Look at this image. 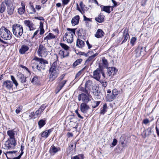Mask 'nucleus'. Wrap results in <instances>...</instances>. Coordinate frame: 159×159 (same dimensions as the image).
I'll list each match as a JSON object with an SVG mask.
<instances>
[{
	"label": "nucleus",
	"mask_w": 159,
	"mask_h": 159,
	"mask_svg": "<svg viewBox=\"0 0 159 159\" xmlns=\"http://www.w3.org/2000/svg\"><path fill=\"white\" fill-rule=\"evenodd\" d=\"M54 56L56 57L57 60L52 64L49 70V80L51 81H53L59 74V67L57 65L58 56L55 54Z\"/></svg>",
	"instance_id": "obj_1"
},
{
	"label": "nucleus",
	"mask_w": 159,
	"mask_h": 159,
	"mask_svg": "<svg viewBox=\"0 0 159 159\" xmlns=\"http://www.w3.org/2000/svg\"><path fill=\"white\" fill-rule=\"evenodd\" d=\"M31 62L33 68H35L40 70L44 69L46 64H48L46 60L37 57H35Z\"/></svg>",
	"instance_id": "obj_2"
},
{
	"label": "nucleus",
	"mask_w": 159,
	"mask_h": 159,
	"mask_svg": "<svg viewBox=\"0 0 159 159\" xmlns=\"http://www.w3.org/2000/svg\"><path fill=\"white\" fill-rule=\"evenodd\" d=\"M75 29L67 28L68 32L66 33L63 37L64 41L68 43H71L73 40V35L75 34Z\"/></svg>",
	"instance_id": "obj_3"
},
{
	"label": "nucleus",
	"mask_w": 159,
	"mask_h": 159,
	"mask_svg": "<svg viewBox=\"0 0 159 159\" xmlns=\"http://www.w3.org/2000/svg\"><path fill=\"white\" fill-rule=\"evenodd\" d=\"M11 33L10 31L4 26L0 29V38L4 40H9L11 38Z\"/></svg>",
	"instance_id": "obj_4"
},
{
	"label": "nucleus",
	"mask_w": 159,
	"mask_h": 159,
	"mask_svg": "<svg viewBox=\"0 0 159 159\" xmlns=\"http://www.w3.org/2000/svg\"><path fill=\"white\" fill-rule=\"evenodd\" d=\"M12 31L16 37H20L23 33V27L20 24H14L12 26Z\"/></svg>",
	"instance_id": "obj_5"
},
{
	"label": "nucleus",
	"mask_w": 159,
	"mask_h": 159,
	"mask_svg": "<svg viewBox=\"0 0 159 159\" xmlns=\"http://www.w3.org/2000/svg\"><path fill=\"white\" fill-rule=\"evenodd\" d=\"M16 145V140L8 139L5 143L3 148L6 149H14Z\"/></svg>",
	"instance_id": "obj_6"
},
{
	"label": "nucleus",
	"mask_w": 159,
	"mask_h": 159,
	"mask_svg": "<svg viewBox=\"0 0 159 159\" xmlns=\"http://www.w3.org/2000/svg\"><path fill=\"white\" fill-rule=\"evenodd\" d=\"M37 52L38 55L42 57H45L48 54V51L45 47L43 45L39 46Z\"/></svg>",
	"instance_id": "obj_7"
},
{
	"label": "nucleus",
	"mask_w": 159,
	"mask_h": 159,
	"mask_svg": "<svg viewBox=\"0 0 159 159\" xmlns=\"http://www.w3.org/2000/svg\"><path fill=\"white\" fill-rule=\"evenodd\" d=\"M25 25L28 27L30 31L36 29V27L33 23L29 20H25L24 21Z\"/></svg>",
	"instance_id": "obj_8"
},
{
	"label": "nucleus",
	"mask_w": 159,
	"mask_h": 159,
	"mask_svg": "<svg viewBox=\"0 0 159 159\" xmlns=\"http://www.w3.org/2000/svg\"><path fill=\"white\" fill-rule=\"evenodd\" d=\"M117 72V69L114 67H109L107 69V75L108 76H112Z\"/></svg>",
	"instance_id": "obj_9"
},
{
	"label": "nucleus",
	"mask_w": 159,
	"mask_h": 159,
	"mask_svg": "<svg viewBox=\"0 0 159 159\" xmlns=\"http://www.w3.org/2000/svg\"><path fill=\"white\" fill-rule=\"evenodd\" d=\"M45 108V107L43 105L41 106L36 111L35 113L32 112L31 113V115L30 116L31 117L38 116L43 111Z\"/></svg>",
	"instance_id": "obj_10"
},
{
	"label": "nucleus",
	"mask_w": 159,
	"mask_h": 159,
	"mask_svg": "<svg viewBox=\"0 0 159 159\" xmlns=\"http://www.w3.org/2000/svg\"><path fill=\"white\" fill-rule=\"evenodd\" d=\"M102 71L99 69H97L96 70L94 71L93 73V77L99 81L100 79Z\"/></svg>",
	"instance_id": "obj_11"
},
{
	"label": "nucleus",
	"mask_w": 159,
	"mask_h": 159,
	"mask_svg": "<svg viewBox=\"0 0 159 159\" xmlns=\"http://www.w3.org/2000/svg\"><path fill=\"white\" fill-rule=\"evenodd\" d=\"M13 83L10 80H6L3 82V86L8 90H10L12 88Z\"/></svg>",
	"instance_id": "obj_12"
},
{
	"label": "nucleus",
	"mask_w": 159,
	"mask_h": 159,
	"mask_svg": "<svg viewBox=\"0 0 159 159\" xmlns=\"http://www.w3.org/2000/svg\"><path fill=\"white\" fill-rule=\"evenodd\" d=\"M7 6V11L8 14L11 15L13 13L14 9V7L11 3L8 5H6Z\"/></svg>",
	"instance_id": "obj_13"
},
{
	"label": "nucleus",
	"mask_w": 159,
	"mask_h": 159,
	"mask_svg": "<svg viewBox=\"0 0 159 159\" xmlns=\"http://www.w3.org/2000/svg\"><path fill=\"white\" fill-rule=\"evenodd\" d=\"M89 108V106L85 103H83L80 105L81 111L84 113H86Z\"/></svg>",
	"instance_id": "obj_14"
},
{
	"label": "nucleus",
	"mask_w": 159,
	"mask_h": 159,
	"mask_svg": "<svg viewBox=\"0 0 159 159\" xmlns=\"http://www.w3.org/2000/svg\"><path fill=\"white\" fill-rule=\"evenodd\" d=\"M29 47L25 45H22L19 49V52L20 54H23L25 53L29 49Z\"/></svg>",
	"instance_id": "obj_15"
},
{
	"label": "nucleus",
	"mask_w": 159,
	"mask_h": 159,
	"mask_svg": "<svg viewBox=\"0 0 159 159\" xmlns=\"http://www.w3.org/2000/svg\"><path fill=\"white\" fill-rule=\"evenodd\" d=\"M81 97L82 101L85 102H88L90 100V98L91 97V96L90 95H87L84 93H82L81 94Z\"/></svg>",
	"instance_id": "obj_16"
},
{
	"label": "nucleus",
	"mask_w": 159,
	"mask_h": 159,
	"mask_svg": "<svg viewBox=\"0 0 159 159\" xmlns=\"http://www.w3.org/2000/svg\"><path fill=\"white\" fill-rule=\"evenodd\" d=\"M122 39L123 40L122 43L126 42L127 40L129 39V35L127 29H125L124 30Z\"/></svg>",
	"instance_id": "obj_17"
},
{
	"label": "nucleus",
	"mask_w": 159,
	"mask_h": 159,
	"mask_svg": "<svg viewBox=\"0 0 159 159\" xmlns=\"http://www.w3.org/2000/svg\"><path fill=\"white\" fill-rule=\"evenodd\" d=\"M60 150V148L59 147H56L53 145L52 146L50 149V153L52 155H53L58 151Z\"/></svg>",
	"instance_id": "obj_18"
},
{
	"label": "nucleus",
	"mask_w": 159,
	"mask_h": 159,
	"mask_svg": "<svg viewBox=\"0 0 159 159\" xmlns=\"http://www.w3.org/2000/svg\"><path fill=\"white\" fill-rule=\"evenodd\" d=\"M7 133L9 137L8 139L16 140L15 138V132L13 130H11L7 131Z\"/></svg>",
	"instance_id": "obj_19"
},
{
	"label": "nucleus",
	"mask_w": 159,
	"mask_h": 159,
	"mask_svg": "<svg viewBox=\"0 0 159 159\" xmlns=\"http://www.w3.org/2000/svg\"><path fill=\"white\" fill-rule=\"evenodd\" d=\"M93 52L92 51L89 52L88 53V55H91L90 56H89V57L88 58V59L86 60V62L89 61H93V60L94 57H96L98 55V54L97 53L93 54Z\"/></svg>",
	"instance_id": "obj_20"
},
{
	"label": "nucleus",
	"mask_w": 159,
	"mask_h": 159,
	"mask_svg": "<svg viewBox=\"0 0 159 159\" xmlns=\"http://www.w3.org/2000/svg\"><path fill=\"white\" fill-rule=\"evenodd\" d=\"M145 52V49L141 48L140 49H138L136 50V56L140 57L143 55Z\"/></svg>",
	"instance_id": "obj_21"
},
{
	"label": "nucleus",
	"mask_w": 159,
	"mask_h": 159,
	"mask_svg": "<svg viewBox=\"0 0 159 159\" xmlns=\"http://www.w3.org/2000/svg\"><path fill=\"white\" fill-rule=\"evenodd\" d=\"M67 81V80H64L61 82H57L58 84L57 87V89L58 90V92L61 89Z\"/></svg>",
	"instance_id": "obj_22"
},
{
	"label": "nucleus",
	"mask_w": 159,
	"mask_h": 159,
	"mask_svg": "<svg viewBox=\"0 0 159 159\" xmlns=\"http://www.w3.org/2000/svg\"><path fill=\"white\" fill-rule=\"evenodd\" d=\"M104 33L102 30L98 29L97 31L95 36L97 38H102L104 36Z\"/></svg>",
	"instance_id": "obj_23"
},
{
	"label": "nucleus",
	"mask_w": 159,
	"mask_h": 159,
	"mask_svg": "<svg viewBox=\"0 0 159 159\" xmlns=\"http://www.w3.org/2000/svg\"><path fill=\"white\" fill-rule=\"evenodd\" d=\"M68 54L67 51H63L62 50H60L58 53V55L61 59L67 56Z\"/></svg>",
	"instance_id": "obj_24"
},
{
	"label": "nucleus",
	"mask_w": 159,
	"mask_h": 159,
	"mask_svg": "<svg viewBox=\"0 0 159 159\" xmlns=\"http://www.w3.org/2000/svg\"><path fill=\"white\" fill-rule=\"evenodd\" d=\"M80 19L79 16L77 15L73 17L71 20L72 25L75 26L78 24Z\"/></svg>",
	"instance_id": "obj_25"
},
{
	"label": "nucleus",
	"mask_w": 159,
	"mask_h": 159,
	"mask_svg": "<svg viewBox=\"0 0 159 159\" xmlns=\"http://www.w3.org/2000/svg\"><path fill=\"white\" fill-rule=\"evenodd\" d=\"M21 5L22 7L19 8L18 9V12L20 15H22L24 14L25 11V4L23 2H21Z\"/></svg>",
	"instance_id": "obj_26"
},
{
	"label": "nucleus",
	"mask_w": 159,
	"mask_h": 159,
	"mask_svg": "<svg viewBox=\"0 0 159 159\" xmlns=\"http://www.w3.org/2000/svg\"><path fill=\"white\" fill-rule=\"evenodd\" d=\"M105 16L101 14L99 15L98 16L95 18V20L99 23H102L104 20Z\"/></svg>",
	"instance_id": "obj_27"
},
{
	"label": "nucleus",
	"mask_w": 159,
	"mask_h": 159,
	"mask_svg": "<svg viewBox=\"0 0 159 159\" xmlns=\"http://www.w3.org/2000/svg\"><path fill=\"white\" fill-rule=\"evenodd\" d=\"M76 46L79 48H82L84 45V41L79 39H77L76 41Z\"/></svg>",
	"instance_id": "obj_28"
},
{
	"label": "nucleus",
	"mask_w": 159,
	"mask_h": 159,
	"mask_svg": "<svg viewBox=\"0 0 159 159\" xmlns=\"http://www.w3.org/2000/svg\"><path fill=\"white\" fill-rule=\"evenodd\" d=\"M52 131V130L51 129L47 130L41 134V136L42 137L46 138L48 137V135Z\"/></svg>",
	"instance_id": "obj_29"
},
{
	"label": "nucleus",
	"mask_w": 159,
	"mask_h": 159,
	"mask_svg": "<svg viewBox=\"0 0 159 159\" xmlns=\"http://www.w3.org/2000/svg\"><path fill=\"white\" fill-rule=\"evenodd\" d=\"M111 7L112 10H113V7L111 6H103L101 8L102 10L105 11L106 12L110 13L111 12L110 8Z\"/></svg>",
	"instance_id": "obj_30"
},
{
	"label": "nucleus",
	"mask_w": 159,
	"mask_h": 159,
	"mask_svg": "<svg viewBox=\"0 0 159 159\" xmlns=\"http://www.w3.org/2000/svg\"><path fill=\"white\" fill-rule=\"evenodd\" d=\"M56 36L55 35L51 33H49L47 36L44 38V40L47 41L48 40L53 39L55 38Z\"/></svg>",
	"instance_id": "obj_31"
},
{
	"label": "nucleus",
	"mask_w": 159,
	"mask_h": 159,
	"mask_svg": "<svg viewBox=\"0 0 159 159\" xmlns=\"http://www.w3.org/2000/svg\"><path fill=\"white\" fill-rule=\"evenodd\" d=\"M115 97L112 94H107L106 97V99L107 101L111 102L114 99Z\"/></svg>",
	"instance_id": "obj_32"
},
{
	"label": "nucleus",
	"mask_w": 159,
	"mask_h": 159,
	"mask_svg": "<svg viewBox=\"0 0 159 159\" xmlns=\"http://www.w3.org/2000/svg\"><path fill=\"white\" fill-rule=\"evenodd\" d=\"M144 133L145 136H149L152 133V128L151 127L148 128L144 131Z\"/></svg>",
	"instance_id": "obj_33"
},
{
	"label": "nucleus",
	"mask_w": 159,
	"mask_h": 159,
	"mask_svg": "<svg viewBox=\"0 0 159 159\" xmlns=\"http://www.w3.org/2000/svg\"><path fill=\"white\" fill-rule=\"evenodd\" d=\"M82 61V60L81 59H77L75 61L72 65L73 67H75L76 66H78L79 64H80Z\"/></svg>",
	"instance_id": "obj_34"
},
{
	"label": "nucleus",
	"mask_w": 159,
	"mask_h": 159,
	"mask_svg": "<svg viewBox=\"0 0 159 159\" xmlns=\"http://www.w3.org/2000/svg\"><path fill=\"white\" fill-rule=\"evenodd\" d=\"M92 81L89 80L87 81L85 84V87L89 89L92 86Z\"/></svg>",
	"instance_id": "obj_35"
},
{
	"label": "nucleus",
	"mask_w": 159,
	"mask_h": 159,
	"mask_svg": "<svg viewBox=\"0 0 159 159\" xmlns=\"http://www.w3.org/2000/svg\"><path fill=\"white\" fill-rule=\"evenodd\" d=\"M45 121L43 119H41L39 120L38 122L40 128L43 127L45 124Z\"/></svg>",
	"instance_id": "obj_36"
},
{
	"label": "nucleus",
	"mask_w": 159,
	"mask_h": 159,
	"mask_svg": "<svg viewBox=\"0 0 159 159\" xmlns=\"http://www.w3.org/2000/svg\"><path fill=\"white\" fill-rule=\"evenodd\" d=\"M40 26H39V29H40V35H42L44 32V31L43 29V23L42 22H40Z\"/></svg>",
	"instance_id": "obj_37"
},
{
	"label": "nucleus",
	"mask_w": 159,
	"mask_h": 159,
	"mask_svg": "<svg viewBox=\"0 0 159 159\" xmlns=\"http://www.w3.org/2000/svg\"><path fill=\"white\" fill-rule=\"evenodd\" d=\"M60 45L63 48L66 50L65 51H67L70 48L69 46L64 43H60Z\"/></svg>",
	"instance_id": "obj_38"
},
{
	"label": "nucleus",
	"mask_w": 159,
	"mask_h": 159,
	"mask_svg": "<svg viewBox=\"0 0 159 159\" xmlns=\"http://www.w3.org/2000/svg\"><path fill=\"white\" fill-rule=\"evenodd\" d=\"M92 93L94 95L96 96L98 98H99V97L100 95V93L98 92V90L96 89H95V90L93 89Z\"/></svg>",
	"instance_id": "obj_39"
},
{
	"label": "nucleus",
	"mask_w": 159,
	"mask_h": 159,
	"mask_svg": "<svg viewBox=\"0 0 159 159\" xmlns=\"http://www.w3.org/2000/svg\"><path fill=\"white\" fill-rule=\"evenodd\" d=\"M107 105L105 103L103 105L102 109L100 113L101 114H104L106 111L107 109Z\"/></svg>",
	"instance_id": "obj_40"
},
{
	"label": "nucleus",
	"mask_w": 159,
	"mask_h": 159,
	"mask_svg": "<svg viewBox=\"0 0 159 159\" xmlns=\"http://www.w3.org/2000/svg\"><path fill=\"white\" fill-rule=\"evenodd\" d=\"M6 7L4 3H2L1 6L0 8V11L1 13H3L5 10Z\"/></svg>",
	"instance_id": "obj_41"
},
{
	"label": "nucleus",
	"mask_w": 159,
	"mask_h": 159,
	"mask_svg": "<svg viewBox=\"0 0 159 159\" xmlns=\"http://www.w3.org/2000/svg\"><path fill=\"white\" fill-rule=\"evenodd\" d=\"M38 77L35 76L32 79L31 82L34 84H35L38 82Z\"/></svg>",
	"instance_id": "obj_42"
},
{
	"label": "nucleus",
	"mask_w": 159,
	"mask_h": 159,
	"mask_svg": "<svg viewBox=\"0 0 159 159\" xmlns=\"http://www.w3.org/2000/svg\"><path fill=\"white\" fill-rule=\"evenodd\" d=\"M11 79L13 81V83L15 84L16 87H17L18 85V83L16 80L15 77L13 75H11Z\"/></svg>",
	"instance_id": "obj_43"
},
{
	"label": "nucleus",
	"mask_w": 159,
	"mask_h": 159,
	"mask_svg": "<svg viewBox=\"0 0 159 159\" xmlns=\"http://www.w3.org/2000/svg\"><path fill=\"white\" fill-rule=\"evenodd\" d=\"M102 61L104 66L105 67H107L108 66V63L107 60L105 58H102Z\"/></svg>",
	"instance_id": "obj_44"
},
{
	"label": "nucleus",
	"mask_w": 159,
	"mask_h": 159,
	"mask_svg": "<svg viewBox=\"0 0 159 159\" xmlns=\"http://www.w3.org/2000/svg\"><path fill=\"white\" fill-rule=\"evenodd\" d=\"M20 80L22 83H24L26 81V78L23 75H21L20 76Z\"/></svg>",
	"instance_id": "obj_45"
},
{
	"label": "nucleus",
	"mask_w": 159,
	"mask_h": 159,
	"mask_svg": "<svg viewBox=\"0 0 159 159\" xmlns=\"http://www.w3.org/2000/svg\"><path fill=\"white\" fill-rule=\"evenodd\" d=\"M65 76V75L64 74H63L58 78L57 79V82H61L63 81V79Z\"/></svg>",
	"instance_id": "obj_46"
},
{
	"label": "nucleus",
	"mask_w": 159,
	"mask_h": 159,
	"mask_svg": "<svg viewBox=\"0 0 159 159\" xmlns=\"http://www.w3.org/2000/svg\"><path fill=\"white\" fill-rule=\"evenodd\" d=\"M136 38L135 37H133L131 38L130 40V42L132 46L134 45V43L136 41Z\"/></svg>",
	"instance_id": "obj_47"
},
{
	"label": "nucleus",
	"mask_w": 159,
	"mask_h": 159,
	"mask_svg": "<svg viewBox=\"0 0 159 159\" xmlns=\"http://www.w3.org/2000/svg\"><path fill=\"white\" fill-rule=\"evenodd\" d=\"M100 82L104 87H105L107 85V82L106 81L101 80Z\"/></svg>",
	"instance_id": "obj_48"
},
{
	"label": "nucleus",
	"mask_w": 159,
	"mask_h": 159,
	"mask_svg": "<svg viewBox=\"0 0 159 159\" xmlns=\"http://www.w3.org/2000/svg\"><path fill=\"white\" fill-rule=\"evenodd\" d=\"M112 94H113V95L115 97L118 94V92L116 89H114L112 90Z\"/></svg>",
	"instance_id": "obj_49"
},
{
	"label": "nucleus",
	"mask_w": 159,
	"mask_h": 159,
	"mask_svg": "<svg viewBox=\"0 0 159 159\" xmlns=\"http://www.w3.org/2000/svg\"><path fill=\"white\" fill-rule=\"evenodd\" d=\"M62 3L64 5L67 4L70 0H61Z\"/></svg>",
	"instance_id": "obj_50"
},
{
	"label": "nucleus",
	"mask_w": 159,
	"mask_h": 159,
	"mask_svg": "<svg viewBox=\"0 0 159 159\" xmlns=\"http://www.w3.org/2000/svg\"><path fill=\"white\" fill-rule=\"evenodd\" d=\"M5 154L6 155L7 159H20V158L21 157V155H19L18 157H14V158H8L7 155L6 154V153H5Z\"/></svg>",
	"instance_id": "obj_51"
},
{
	"label": "nucleus",
	"mask_w": 159,
	"mask_h": 159,
	"mask_svg": "<svg viewBox=\"0 0 159 159\" xmlns=\"http://www.w3.org/2000/svg\"><path fill=\"white\" fill-rule=\"evenodd\" d=\"M117 142V140L116 139H113L112 144L113 146H115Z\"/></svg>",
	"instance_id": "obj_52"
},
{
	"label": "nucleus",
	"mask_w": 159,
	"mask_h": 159,
	"mask_svg": "<svg viewBox=\"0 0 159 159\" xmlns=\"http://www.w3.org/2000/svg\"><path fill=\"white\" fill-rule=\"evenodd\" d=\"M35 18L36 19H38L39 20H44V19L43 17L41 16H39L38 17H35Z\"/></svg>",
	"instance_id": "obj_53"
},
{
	"label": "nucleus",
	"mask_w": 159,
	"mask_h": 159,
	"mask_svg": "<svg viewBox=\"0 0 159 159\" xmlns=\"http://www.w3.org/2000/svg\"><path fill=\"white\" fill-rule=\"evenodd\" d=\"M6 5H8L11 3V0H4Z\"/></svg>",
	"instance_id": "obj_54"
},
{
	"label": "nucleus",
	"mask_w": 159,
	"mask_h": 159,
	"mask_svg": "<svg viewBox=\"0 0 159 159\" xmlns=\"http://www.w3.org/2000/svg\"><path fill=\"white\" fill-rule=\"evenodd\" d=\"M86 43L88 48L89 49L91 48L92 47V45L89 43L88 40L86 41Z\"/></svg>",
	"instance_id": "obj_55"
},
{
	"label": "nucleus",
	"mask_w": 159,
	"mask_h": 159,
	"mask_svg": "<svg viewBox=\"0 0 159 159\" xmlns=\"http://www.w3.org/2000/svg\"><path fill=\"white\" fill-rule=\"evenodd\" d=\"M24 148V147L22 145L21 146V148H20V151H21V152L20 155H21V156L23 154V150Z\"/></svg>",
	"instance_id": "obj_56"
},
{
	"label": "nucleus",
	"mask_w": 159,
	"mask_h": 159,
	"mask_svg": "<svg viewBox=\"0 0 159 159\" xmlns=\"http://www.w3.org/2000/svg\"><path fill=\"white\" fill-rule=\"evenodd\" d=\"M143 122L144 124H147L149 122V120L148 119H144L143 120Z\"/></svg>",
	"instance_id": "obj_57"
},
{
	"label": "nucleus",
	"mask_w": 159,
	"mask_h": 159,
	"mask_svg": "<svg viewBox=\"0 0 159 159\" xmlns=\"http://www.w3.org/2000/svg\"><path fill=\"white\" fill-rule=\"evenodd\" d=\"M80 5L81 8L82 9H83L84 8V5L82 2H80Z\"/></svg>",
	"instance_id": "obj_58"
},
{
	"label": "nucleus",
	"mask_w": 159,
	"mask_h": 159,
	"mask_svg": "<svg viewBox=\"0 0 159 159\" xmlns=\"http://www.w3.org/2000/svg\"><path fill=\"white\" fill-rule=\"evenodd\" d=\"M67 135L68 137H72L73 136V134L71 133L68 132L67 133Z\"/></svg>",
	"instance_id": "obj_59"
},
{
	"label": "nucleus",
	"mask_w": 159,
	"mask_h": 159,
	"mask_svg": "<svg viewBox=\"0 0 159 159\" xmlns=\"http://www.w3.org/2000/svg\"><path fill=\"white\" fill-rule=\"evenodd\" d=\"M17 152L16 151H9V152H7V153L8 154H13V153H15L16 152Z\"/></svg>",
	"instance_id": "obj_60"
},
{
	"label": "nucleus",
	"mask_w": 159,
	"mask_h": 159,
	"mask_svg": "<svg viewBox=\"0 0 159 159\" xmlns=\"http://www.w3.org/2000/svg\"><path fill=\"white\" fill-rule=\"evenodd\" d=\"M84 20L89 21H90V19L89 18H87L85 16H84Z\"/></svg>",
	"instance_id": "obj_61"
},
{
	"label": "nucleus",
	"mask_w": 159,
	"mask_h": 159,
	"mask_svg": "<svg viewBox=\"0 0 159 159\" xmlns=\"http://www.w3.org/2000/svg\"><path fill=\"white\" fill-rule=\"evenodd\" d=\"M41 6L39 5H36L35 7L36 9H38V10H39V9H41Z\"/></svg>",
	"instance_id": "obj_62"
},
{
	"label": "nucleus",
	"mask_w": 159,
	"mask_h": 159,
	"mask_svg": "<svg viewBox=\"0 0 159 159\" xmlns=\"http://www.w3.org/2000/svg\"><path fill=\"white\" fill-rule=\"evenodd\" d=\"M72 159H80V158L78 155H77L73 157Z\"/></svg>",
	"instance_id": "obj_63"
},
{
	"label": "nucleus",
	"mask_w": 159,
	"mask_h": 159,
	"mask_svg": "<svg viewBox=\"0 0 159 159\" xmlns=\"http://www.w3.org/2000/svg\"><path fill=\"white\" fill-rule=\"evenodd\" d=\"M20 111V108H17L16 110V113H19Z\"/></svg>",
	"instance_id": "obj_64"
}]
</instances>
